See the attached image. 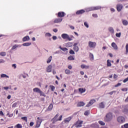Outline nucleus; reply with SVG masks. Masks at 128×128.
I'll list each match as a JSON object with an SVG mask.
<instances>
[{
  "mask_svg": "<svg viewBox=\"0 0 128 128\" xmlns=\"http://www.w3.org/2000/svg\"><path fill=\"white\" fill-rule=\"evenodd\" d=\"M94 102H96V100H91L90 101V102L88 103V104L87 105H86V107L88 108V107L90 106H92V104H94Z\"/></svg>",
  "mask_w": 128,
  "mask_h": 128,
  "instance_id": "obj_10",
  "label": "nucleus"
},
{
  "mask_svg": "<svg viewBox=\"0 0 128 128\" xmlns=\"http://www.w3.org/2000/svg\"><path fill=\"white\" fill-rule=\"evenodd\" d=\"M0 56H6V52H2L0 53Z\"/></svg>",
  "mask_w": 128,
  "mask_h": 128,
  "instance_id": "obj_36",
  "label": "nucleus"
},
{
  "mask_svg": "<svg viewBox=\"0 0 128 128\" xmlns=\"http://www.w3.org/2000/svg\"><path fill=\"white\" fill-rule=\"evenodd\" d=\"M54 106L51 104L49 105L48 108V110H52Z\"/></svg>",
  "mask_w": 128,
  "mask_h": 128,
  "instance_id": "obj_25",
  "label": "nucleus"
},
{
  "mask_svg": "<svg viewBox=\"0 0 128 128\" xmlns=\"http://www.w3.org/2000/svg\"><path fill=\"white\" fill-rule=\"evenodd\" d=\"M58 114H56L54 118H52L51 120V122H52V124H56V122L60 121L62 119V115H61L60 116L59 118H58Z\"/></svg>",
  "mask_w": 128,
  "mask_h": 128,
  "instance_id": "obj_1",
  "label": "nucleus"
},
{
  "mask_svg": "<svg viewBox=\"0 0 128 128\" xmlns=\"http://www.w3.org/2000/svg\"><path fill=\"white\" fill-rule=\"evenodd\" d=\"M37 120H38L36 121V128H40V124H41L42 120L40 118V117H38Z\"/></svg>",
  "mask_w": 128,
  "mask_h": 128,
  "instance_id": "obj_7",
  "label": "nucleus"
},
{
  "mask_svg": "<svg viewBox=\"0 0 128 128\" xmlns=\"http://www.w3.org/2000/svg\"><path fill=\"white\" fill-rule=\"evenodd\" d=\"M112 120V114L109 112L104 118V122H110Z\"/></svg>",
  "mask_w": 128,
  "mask_h": 128,
  "instance_id": "obj_2",
  "label": "nucleus"
},
{
  "mask_svg": "<svg viewBox=\"0 0 128 128\" xmlns=\"http://www.w3.org/2000/svg\"><path fill=\"white\" fill-rule=\"evenodd\" d=\"M84 104H86L82 102H78V104H77V106H84Z\"/></svg>",
  "mask_w": 128,
  "mask_h": 128,
  "instance_id": "obj_18",
  "label": "nucleus"
},
{
  "mask_svg": "<svg viewBox=\"0 0 128 128\" xmlns=\"http://www.w3.org/2000/svg\"><path fill=\"white\" fill-rule=\"evenodd\" d=\"M88 111H86L84 113V116H88Z\"/></svg>",
  "mask_w": 128,
  "mask_h": 128,
  "instance_id": "obj_56",
  "label": "nucleus"
},
{
  "mask_svg": "<svg viewBox=\"0 0 128 128\" xmlns=\"http://www.w3.org/2000/svg\"><path fill=\"white\" fill-rule=\"evenodd\" d=\"M34 122H30V126H34Z\"/></svg>",
  "mask_w": 128,
  "mask_h": 128,
  "instance_id": "obj_60",
  "label": "nucleus"
},
{
  "mask_svg": "<svg viewBox=\"0 0 128 128\" xmlns=\"http://www.w3.org/2000/svg\"><path fill=\"white\" fill-rule=\"evenodd\" d=\"M0 116H4V112H2V110L0 111Z\"/></svg>",
  "mask_w": 128,
  "mask_h": 128,
  "instance_id": "obj_58",
  "label": "nucleus"
},
{
  "mask_svg": "<svg viewBox=\"0 0 128 128\" xmlns=\"http://www.w3.org/2000/svg\"><path fill=\"white\" fill-rule=\"evenodd\" d=\"M117 121L119 124H124L126 122V119L122 116H120L117 118Z\"/></svg>",
  "mask_w": 128,
  "mask_h": 128,
  "instance_id": "obj_4",
  "label": "nucleus"
},
{
  "mask_svg": "<svg viewBox=\"0 0 128 128\" xmlns=\"http://www.w3.org/2000/svg\"><path fill=\"white\" fill-rule=\"evenodd\" d=\"M128 88H122L121 89V90H122V92H128Z\"/></svg>",
  "mask_w": 128,
  "mask_h": 128,
  "instance_id": "obj_51",
  "label": "nucleus"
},
{
  "mask_svg": "<svg viewBox=\"0 0 128 128\" xmlns=\"http://www.w3.org/2000/svg\"><path fill=\"white\" fill-rule=\"evenodd\" d=\"M16 48H18V44H14V46H12V50H16Z\"/></svg>",
  "mask_w": 128,
  "mask_h": 128,
  "instance_id": "obj_34",
  "label": "nucleus"
},
{
  "mask_svg": "<svg viewBox=\"0 0 128 128\" xmlns=\"http://www.w3.org/2000/svg\"><path fill=\"white\" fill-rule=\"evenodd\" d=\"M7 116H8L9 118H12V116H14V114H10L9 113H8L7 114Z\"/></svg>",
  "mask_w": 128,
  "mask_h": 128,
  "instance_id": "obj_50",
  "label": "nucleus"
},
{
  "mask_svg": "<svg viewBox=\"0 0 128 128\" xmlns=\"http://www.w3.org/2000/svg\"><path fill=\"white\" fill-rule=\"evenodd\" d=\"M52 38L54 40H57L58 38L56 37V36H53Z\"/></svg>",
  "mask_w": 128,
  "mask_h": 128,
  "instance_id": "obj_57",
  "label": "nucleus"
},
{
  "mask_svg": "<svg viewBox=\"0 0 128 128\" xmlns=\"http://www.w3.org/2000/svg\"><path fill=\"white\" fill-rule=\"evenodd\" d=\"M118 78V76H116V74H114V78Z\"/></svg>",
  "mask_w": 128,
  "mask_h": 128,
  "instance_id": "obj_64",
  "label": "nucleus"
},
{
  "mask_svg": "<svg viewBox=\"0 0 128 128\" xmlns=\"http://www.w3.org/2000/svg\"><path fill=\"white\" fill-rule=\"evenodd\" d=\"M70 28H71V30H74V26H70Z\"/></svg>",
  "mask_w": 128,
  "mask_h": 128,
  "instance_id": "obj_63",
  "label": "nucleus"
},
{
  "mask_svg": "<svg viewBox=\"0 0 128 128\" xmlns=\"http://www.w3.org/2000/svg\"><path fill=\"white\" fill-rule=\"evenodd\" d=\"M121 128H128V124H126L124 126H122Z\"/></svg>",
  "mask_w": 128,
  "mask_h": 128,
  "instance_id": "obj_41",
  "label": "nucleus"
},
{
  "mask_svg": "<svg viewBox=\"0 0 128 128\" xmlns=\"http://www.w3.org/2000/svg\"><path fill=\"white\" fill-rule=\"evenodd\" d=\"M126 82H128V77L126 78H125V79L123 80V82H124V83Z\"/></svg>",
  "mask_w": 128,
  "mask_h": 128,
  "instance_id": "obj_54",
  "label": "nucleus"
},
{
  "mask_svg": "<svg viewBox=\"0 0 128 128\" xmlns=\"http://www.w3.org/2000/svg\"><path fill=\"white\" fill-rule=\"evenodd\" d=\"M126 54H128V44H126Z\"/></svg>",
  "mask_w": 128,
  "mask_h": 128,
  "instance_id": "obj_38",
  "label": "nucleus"
},
{
  "mask_svg": "<svg viewBox=\"0 0 128 128\" xmlns=\"http://www.w3.org/2000/svg\"><path fill=\"white\" fill-rule=\"evenodd\" d=\"M12 68H16V64H13L12 65Z\"/></svg>",
  "mask_w": 128,
  "mask_h": 128,
  "instance_id": "obj_61",
  "label": "nucleus"
},
{
  "mask_svg": "<svg viewBox=\"0 0 128 128\" xmlns=\"http://www.w3.org/2000/svg\"><path fill=\"white\" fill-rule=\"evenodd\" d=\"M72 116H69L67 118H66L64 120V122H70V120H72Z\"/></svg>",
  "mask_w": 128,
  "mask_h": 128,
  "instance_id": "obj_16",
  "label": "nucleus"
},
{
  "mask_svg": "<svg viewBox=\"0 0 128 128\" xmlns=\"http://www.w3.org/2000/svg\"><path fill=\"white\" fill-rule=\"evenodd\" d=\"M88 46L89 48H94L96 46V42H92V41H90L88 42Z\"/></svg>",
  "mask_w": 128,
  "mask_h": 128,
  "instance_id": "obj_5",
  "label": "nucleus"
},
{
  "mask_svg": "<svg viewBox=\"0 0 128 128\" xmlns=\"http://www.w3.org/2000/svg\"><path fill=\"white\" fill-rule=\"evenodd\" d=\"M50 88H51L52 92H54V89L56 88V87L52 85L50 86Z\"/></svg>",
  "mask_w": 128,
  "mask_h": 128,
  "instance_id": "obj_39",
  "label": "nucleus"
},
{
  "mask_svg": "<svg viewBox=\"0 0 128 128\" xmlns=\"http://www.w3.org/2000/svg\"><path fill=\"white\" fill-rule=\"evenodd\" d=\"M52 65H49L46 68V71L47 72H52Z\"/></svg>",
  "mask_w": 128,
  "mask_h": 128,
  "instance_id": "obj_13",
  "label": "nucleus"
},
{
  "mask_svg": "<svg viewBox=\"0 0 128 128\" xmlns=\"http://www.w3.org/2000/svg\"><path fill=\"white\" fill-rule=\"evenodd\" d=\"M69 53L70 54H74V52L72 50H70Z\"/></svg>",
  "mask_w": 128,
  "mask_h": 128,
  "instance_id": "obj_47",
  "label": "nucleus"
},
{
  "mask_svg": "<svg viewBox=\"0 0 128 128\" xmlns=\"http://www.w3.org/2000/svg\"><path fill=\"white\" fill-rule=\"evenodd\" d=\"M15 128H22V124H17L15 126Z\"/></svg>",
  "mask_w": 128,
  "mask_h": 128,
  "instance_id": "obj_43",
  "label": "nucleus"
},
{
  "mask_svg": "<svg viewBox=\"0 0 128 128\" xmlns=\"http://www.w3.org/2000/svg\"><path fill=\"white\" fill-rule=\"evenodd\" d=\"M98 124H100V126H104V124H106L102 122V121H98Z\"/></svg>",
  "mask_w": 128,
  "mask_h": 128,
  "instance_id": "obj_42",
  "label": "nucleus"
},
{
  "mask_svg": "<svg viewBox=\"0 0 128 128\" xmlns=\"http://www.w3.org/2000/svg\"><path fill=\"white\" fill-rule=\"evenodd\" d=\"M0 78H10V76H8L6 74H2L0 76Z\"/></svg>",
  "mask_w": 128,
  "mask_h": 128,
  "instance_id": "obj_37",
  "label": "nucleus"
},
{
  "mask_svg": "<svg viewBox=\"0 0 128 128\" xmlns=\"http://www.w3.org/2000/svg\"><path fill=\"white\" fill-rule=\"evenodd\" d=\"M16 103L15 102L12 105V108H16Z\"/></svg>",
  "mask_w": 128,
  "mask_h": 128,
  "instance_id": "obj_55",
  "label": "nucleus"
},
{
  "mask_svg": "<svg viewBox=\"0 0 128 128\" xmlns=\"http://www.w3.org/2000/svg\"><path fill=\"white\" fill-rule=\"evenodd\" d=\"M68 60H74V56H70L68 58Z\"/></svg>",
  "mask_w": 128,
  "mask_h": 128,
  "instance_id": "obj_29",
  "label": "nucleus"
},
{
  "mask_svg": "<svg viewBox=\"0 0 128 128\" xmlns=\"http://www.w3.org/2000/svg\"><path fill=\"white\" fill-rule=\"evenodd\" d=\"M102 7L100 6H92L89 8L90 10H100Z\"/></svg>",
  "mask_w": 128,
  "mask_h": 128,
  "instance_id": "obj_8",
  "label": "nucleus"
},
{
  "mask_svg": "<svg viewBox=\"0 0 128 128\" xmlns=\"http://www.w3.org/2000/svg\"><path fill=\"white\" fill-rule=\"evenodd\" d=\"M45 36H49V37H50V36H52V34H50V33H46V34H45Z\"/></svg>",
  "mask_w": 128,
  "mask_h": 128,
  "instance_id": "obj_48",
  "label": "nucleus"
},
{
  "mask_svg": "<svg viewBox=\"0 0 128 128\" xmlns=\"http://www.w3.org/2000/svg\"><path fill=\"white\" fill-rule=\"evenodd\" d=\"M52 56H50L48 58V60H47V64H50V62H52Z\"/></svg>",
  "mask_w": 128,
  "mask_h": 128,
  "instance_id": "obj_32",
  "label": "nucleus"
},
{
  "mask_svg": "<svg viewBox=\"0 0 128 128\" xmlns=\"http://www.w3.org/2000/svg\"><path fill=\"white\" fill-rule=\"evenodd\" d=\"M128 108L125 107L124 109L122 110V112H124V114H128Z\"/></svg>",
  "mask_w": 128,
  "mask_h": 128,
  "instance_id": "obj_31",
  "label": "nucleus"
},
{
  "mask_svg": "<svg viewBox=\"0 0 128 128\" xmlns=\"http://www.w3.org/2000/svg\"><path fill=\"white\" fill-rule=\"evenodd\" d=\"M78 90L81 94H84V92H86V88H80Z\"/></svg>",
  "mask_w": 128,
  "mask_h": 128,
  "instance_id": "obj_22",
  "label": "nucleus"
},
{
  "mask_svg": "<svg viewBox=\"0 0 128 128\" xmlns=\"http://www.w3.org/2000/svg\"><path fill=\"white\" fill-rule=\"evenodd\" d=\"M82 121H80V120H78L74 124V126H76V128H82Z\"/></svg>",
  "mask_w": 128,
  "mask_h": 128,
  "instance_id": "obj_6",
  "label": "nucleus"
},
{
  "mask_svg": "<svg viewBox=\"0 0 128 128\" xmlns=\"http://www.w3.org/2000/svg\"><path fill=\"white\" fill-rule=\"evenodd\" d=\"M123 6L122 4H118L116 5V10L118 12H120L122 10Z\"/></svg>",
  "mask_w": 128,
  "mask_h": 128,
  "instance_id": "obj_11",
  "label": "nucleus"
},
{
  "mask_svg": "<svg viewBox=\"0 0 128 128\" xmlns=\"http://www.w3.org/2000/svg\"><path fill=\"white\" fill-rule=\"evenodd\" d=\"M99 106L100 108H104V102H102L100 104Z\"/></svg>",
  "mask_w": 128,
  "mask_h": 128,
  "instance_id": "obj_27",
  "label": "nucleus"
},
{
  "mask_svg": "<svg viewBox=\"0 0 128 128\" xmlns=\"http://www.w3.org/2000/svg\"><path fill=\"white\" fill-rule=\"evenodd\" d=\"M124 26H128V22L126 20H122V22Z\"/></svg>",
  "mask_w": 128,
  "mask_h": 128,
  "instance_id": "obj_26",
  "label": "nucleus"
},
{
  "mask_svg": "<svg viewBox=\"0 0 128 128\" xmlns=\"http://www.w3.org/2000/svg\"><path fill=\"white\" fill-rule=\"evenodd\" d=\"M65 73L66 74H70V70H65Z\"/></svg>",
  "mask_w": 128,
  "mask_h": 128,
  "instance_id": "obj_44",
  "label": "nucleus"
},
{
  "mask_svg": "<svg viewBox=\"0 0 128 128\" xmlns=\"http://www.w3.org/2000/svg\"><path fill=\"white\" fill-rule=\"evenodd\" d=\"M116 92V91L114 90V91H112L110 92H108V94H110V96H112V95L114 94H115Z\"/></svg>",
  "mask_w": 128,
  "mask_h": 128,
  "instance_id": "obj_45",
  "label": "nucleus"
},
{
  "mask_svg": "<svg viewBox=\"0 0 128 128\" xmlns=\"http://www.w3.org/2000/svg\"><path fill=\"white\" fill-rule=\"evenodd\" d=\"M53 32H58V29L56 28L53 29Z\"/></svg>",
  "mask_w": 128,
  "mask_h": 128,
  "instance_id": "obj_62",
  "label": "nucleus"
},
{
  "mask_svg": "<svg viewBox=\"0 0 128 128\" xmlns=\"http://www.w3.org/2000/svg\"><path fill=\"white\" fill-rule=\"evenodd\" d=\"M84 12H86V11L84 10H78L76 12V14H84Z\"/></svg>",
  "mask_w": 128,
  "mask_h": 128,
  "instance_id": "obj_14",
  "label": "nucleus"
},
{
  "mask_svg": "<svg viewBox=\"0 0 128 128\" xmlns=\"http://www.w3.org/2000/svg\"><path fill=\"white\" fill-rule=\"evenodd\" d=\"M74 50L75 52H78V46H76L74 48Z\"/></svg>",
  "mask_w": 128,
  "mask_h": 128,
  "instance_id": "obj_46",
  "label": "nucleus"
},
{
  "mask_svg": "<svg viewBox=\"0 0 128 128\" xmlns=\"http://www.w3.org/2000/svg\"><path fill=\"white\" fill-rule=\"evenodd\" d=\"M120 34H121V33L120 32V33H116V36H117V38H120Z\"/></svg>",
  "mask_w": 128,
  "mask_h": 128,
  "instance_id": "obj_49",
  "label": "nucleus"
},
{
  "mask_svg": "<svg viewBox=\"0 0 128 128\" xmlns=\"http://www.w3.org/2000/svg\"><path fill=\"white\" fill-rule=\"evenodd\" d=\"M30 40V36H26L24 37L22 40V42H28Z\"/></svg>",
  "mask_w": 128,
  "mask_h": 128,
  "instance_id": "obj_15",
  "label": "nucleus"
},
{
  "mask_svg": "<svg viewBox=\"0 0 128 128\" xmlns=\"http://www.w3.org/2000/svg\"><path fill=\"white\" fill-rule=\"evenodd\" d=\"M61 36L62 38H64V40H68L69 41L72 40V38H74V36H72L71 37H70L68 34H62Z\"/></svg>",
  "mask_w": 128,
  "mask_h": 128,
  "instance_id": "obj_3",
  "label": "nucleus"
},
{
  "mask_svg": "<svg viewBox=\"0 0 128 128\" xmlns=\"http://www.w3.org/2000/svg\"><path fill=\"white\" fill-rule=\"evenodd\" d=\"M107 66H112V63L110 60H107Z\"/></svg>",
  "mask_w": 128,
  "mask_h": 128,
  "instance_id": "obj_28",
  "label": "nucleus"
},
{
  "mask_svg": "<svg viewBox=\"0 0 128 128\" xmlns=\"http://www.w3.org/2000/svg\"><path fill=\"white\" fill-rule=\"evenodd\" d=\"M110 32V34H114V28H112V27H110L108 28Z\"/></svg>",
  "mask_w": 128,
  "mask_h": 128,
  "instance_id": "obj_21",
  "label": "nucleus"
},
{
  "mask_svg": "<svg viewBox=\"0 0 128 128\" xmlns=\"http://www.w3.org/2000/svg\"><path fill=\"white\" fill-rule=\"evenodd\" d=\"M81 68H82V69L86 68V70H88V69L90 68V66H86V65L82 64L81 65Z\"/></svg>",
  "mask_w": 128,
  "mask_h": 128,
  "instance_id": "obj_17",
  "label": "nucleus"
},
{
  "mask_svg": "<svg viewBox=\"0 0 128 128\" xmlns=\"http://www.w3.org/2000/svg\"><path fill=\"white\" fill-rule=\"evenodd\" d=\"M22 120H25V122H28V117L24 116L21 118Z\"/></svg>",
  "mask_w": 128,
  "mask_h": 128,
  "instance_id": "obj_40",
  "label": "nucleus"
},
{
  "mask_svg": "<svg viewBox=\"0 0 128 128\" xmlns=\"http://www.w3.org/2000/svg\"><path fill=\"white\" fill-rule=\"evenodd\" d=\"M33 92H38V94H40V89L38 88H36L33 89Z\"/></svg>",
  "mask_w": 128,
  "mask_h": 128,
  "instance_id": "obj_19",
  "label": "nucleus"
},
{
  "mask_svg": "<svg viewBox=\"0 0 128 128\" xmlns=\"http://www.w3.org/2000/svg\"><path fill=\"white\" fill-rule=\"evenodd\" d=\"M39 94H40V96H44V98H46V96L44 93L42 92V91L40 90V92H39Z\"/></svg>",
  "mask_w": 128,
  "mask_h": 128,
  "instance_id": "obj_35",
  "label": "nucleus"
},
{
  "mask_svg": "<svg viewBox=\"0 0 128 128\" xmlns=\"http://www.w3.org/2000/svg\"><path fill=\"white\" fill-rule=\"evenodd\" d=\"M122 86V84L120 83H118L116 85H115V88H118V86Z\"/></svg>",
  "mask_w": 128,
  "mask_h": 128,
  "instance_id": "obj_53",
  "label": "nucleus"
},
{
  "mask_svg": "<svg viewBox=\"0 0 128 128\" xmlns=\"http://www.w3.org/2000/svg\"><path fill=\"white\" fill-rule=\"evenodd\" d=\"M90 60H94V54L92 53L90 54Z\"/></svg>",
  "mask_w": 128,
  "mask_h": 128,
  "instance_id": "obj_30",
  "label": "nucleus"
},
{
  "mask_svg": "<svg viewBox=\"0 0 128 128\" xmlns=\"http://www.w3.org/2000/svg\"><path fill=\"white\" fill-rule=\"evenodd\" d=\"M32 44L31 42H26L22 44L23 46H30Z\"/></svg>",
  "mask_w": 128,
  "mask_h": 128,
  "instance_id": "obj_24",
  "label": "nucleus"
},
{
  "mask_svg": "<svg viewBox=\"0 0 128 128\" xmlns=\"http://www.w3.org/2000/svg\"><path fill=\"white\" fill-rule=\"evenodd\" d=\"M92 16L94 18H98V14H92Z\"/></svg>",
  "mask_w": 128,
  "mask_h": 128,
  "instance_id": "obj_59",
  "label": "nucleus"
},
{
  "mask_svg": "<svg viewBox=\"0 0 128 128\" xmlns=\"http://www.w3.org/2000/svg\"><path fill=\"white\" fill-rule=\"evenodd\" d=\"M59 48H60V50H61L63 52H66V50H68V48H62V46H60Z\"/></svg>",
  "mask_w": 128,
  "mask_h": 128,
  "instance_id": "obj_23",
  "label": "nucleus"
},
{
  "mask_svg": "<svg viewBox=\"0 0 128 128\" xmlns=\"http://www.w3.org/2000/svg\"><path fill=\"white\" fill-rule=\"evenodd\" d=\"M62 22V18H57L54 20V24H58V22Z\"/></svg>",
  "mask_w": 128,
  "mask_h": 128,
  "instance_id": "obj_12",
  "label": "nucleus"
},
{
  "mask_svg": "<svg viewBox=\"0 0 128 128\" xmlns=\"http://www.w3.org/2000/svg\"><path fill=\"white\" fill-rule=\"evenodd\" d=\"M56 16H57L58 18H64V16H66V13L64 12H58V14H56Z\"/></svg>",
  "mask_w": 128,
  "mask_h": 128,
  "instance_id": "obj_9",
  "label": "nucleus"
},
{
  "mask_svg": "<svg viewBox=\"0 0 128 128\" xmlns=\"http://www.w3.org/2000/svg\"><path fill=\"white\" fill-rule=\"evenodd\" d=\"M66 46H68L69 48H70V46H72V43L70 42H68L66 44Z\"/></svg>",
  "mask_w": 128,
  "mask_h": 128,
  "instance_id": "obj_33",
  "label": "nucleus"
},
{
  "mask_svg": "<svg viewBox=\"0 0 128 128\" xmlns=\"http://www.w3.org/2000/svg\"><path fill=\"white\" fill-rule=\"evenodd\" d=\"M84 26L86 28H88V22H84Z\"/></svg>",
  "mask_w": 128,
  "mask_h": 128,
  "instance_id": "obj_52",
  "label": "nucleus"
},
{
  "mask_svg": "<svg viewBox=\"0 0 128 128\" xmlns=\"http://www.w3.org/2000/svg\"><path fill=\"white\" fill-rule=\"evenodd\" d=\"M112 46L114 48V50H118V46L116 45V43L112 42Z\"/></svg>",
  "mask_w": 128,
  "mask_h": 128,
  "instance_id": "obj_20",
  "label": "nucleus"
}]
</instances>
